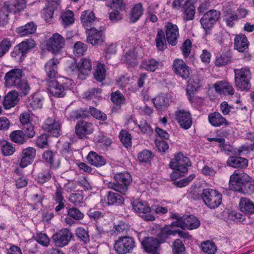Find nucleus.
<instances>
[{"label": "nucleus", "mask_w": 254, "mask_h": 254, "mask_svg": "<svg viewBox=\"0 0 254 254\" xmlns=\"http://www.w3.org/2000/svg\"><path fill=\"white\" fill-rule=\"evenodd\" d=\"M231 57L226 55H222L215 60V64L217 66H221L228 64L231 62Z\"/></svg>", "instance_id": "052dcab7"}, {"label": "nucleus", "mask_w": 254, "mask_h": 254, "mask_svg": "<svg viewBox=\"0 0 254 254\" xmlns=\"http://www.w3.org/2000/svg\"><path fill=\"white\" fill-rule=\"evenodd\" d=\"M190 165L189 159L184 156L183 154L181 152L176 155L175 158L169 164L170 167L173 169L184 173L187 172V167Z\"/></svg>", "instance_id": "423d86ee"}, {"label": "nucleus", "mask_w": 254, "mask_h": 254, "mask_svg": "<svg viewBox=\"0 0 254 254\" xmlns=\"http://www.w3.org/2000/svg\"><path fill=\"white\" fill-rule=\"evenodd\" d=\"M201 196L205 204L210 209L218 207L222 203V195L216 190L204 189Z\"/></svg>", "instance_id": "20e7f679"}, {"label": "nucleus", "mask_w": 254, "mask_h": 254, "mask_svg": "<svg viewBox=\"0 0 254 254\" xmlns=\"http://www.w3.org/2000/svg\"><path fill=\"white\" fill-rule=\"evenodd\" d=\"M47 83L48 90L53 96L60 98L65 95L64 87L56 79L47 80Z\"/></svg>", "instance_id": "f3484780"}, {"label": "nucleus", "mask_w": 254, "mask_h": 254, "mask_svg": "<svg viewBox=\"0 0 254 254\" xmlns=\"http://www.w3.org/2000/svg\"><path fill=\"white\" fill-rule=\"evenodd\" d=\"M9 12V6L4 4L2 9L0 11V25L4 26L7 23Z\"/></svg>", "instance_id": "de8ad7c7"}, {"label": "nucleus", "mask_w": 254, "mask_h": 254, "mask_svg": "<svg viewBox=\"0 0 254 254\" xmlns=\"http://www.w3.org/2000/svg\"><path fill=\"white\" fill-rule=\"evenodd\" d=\"M93 130V124L83 120H79L75 127V133L80 138L86 137L87 135L92 133Z\"/></svg>", "instance_id": "ddd939ff"}, {"label": "nucleus", "mask_w": 254, "mask_h": 254, "mask_svg": "<svg viewBox=\"0 0 254 254\" xmlns=\"http://www.w3.org/2000/svg\"><path fill=\"white\" fill-rule=\"evenodd\" d=\"M138 158L140 162L147 163L151 161L153 155L150 151L144 150L138 154Z\"/></svg>", "instance_id": "13d9d810"}, {"label": "nucleus", "mask_w": 254, "mask_h": 254, "mask_svg": "<svg viewBox=\"0 0 254 254\" xmlns=\"http://www.w3.org/2000/svg\"><path fill=\"white\" fill-rule=\"evenodd\" d=\"M171 226L173 227V226L171 225V226H165L161 229L158 235L162 241H165L171 235H176L175 230H171Z\"/></svg>", "instance_id": "c03bdc74"}, {"label": "nucleus", "mask_w": 254, "mask_h": 254, "mask_svg": "<svg viewBox=\"0 0 254 254\" xmlns=\"http://www.w3.org/2000/svg\"><path fill=\"white\" fill-rule=\"evenodd\" d=\"M227 163L233 168H245L248 166V161L241 157L231 156L228 158Z\"/></svg>", "instance_id": "c756f323"}, {"label": "nucleus", "mask_w": 254, "mask_h": 254, "mask_svg": "<svg viewBox=\"0 0 254 254\" xmlns=\"http://www.w3.org/2000/svg\"><path fill=\"white\" fill-rule=\"evenodd\" d=\"M87 49L86 44L78 41L74 44L73 47V53L76 56H81L84 55Z\"/></svg>", "instance_id": "37998d69"}, {"label": "nucleus", "mask_w": 254, "mask_h": 254, "mask_svg": "<svg viewBox=\"0 0 254 254\" xmlns=\"http://www.w3.org/2000/svg\"><path fill=\"white\" fill-rule=\"evenodd\" d=\"M238 19L236 14L227 12L224 16V20L228 26L232 27L234 24V22Z\"/></svg>", "instance_id": "338daca9"}, {"label": "nucleus", "mask_w": 254, "mask_h": 254, "mask_svg": "<svg viewBox=\"0 0 254 254\" xmlns=\"http://www.w3.org/2000/svg\"><path fill=\"white\" fill-rule=\"evenodd\" d=\"M59 63L57 59H52L45 64L44 68L47 75L46 81L56 79L58 76L57 68Z\"/></svg>", "instance_id": "a211bd4d"}, {"label": "nucleus", "mask_w": 254, "mask_h": 254, "mask_svg": "<svg viewBox=\"0 0 254 254\" xmlns=\"http://www.w3.org/2000/svg\"><path fill=\"white\" fill-rule=\"evenodd\" d=\"M246 177L247 178L245 179L243 189L241 192L250 194L254 191V185L251 183L250 178L249 176Z\"/></svg>", "instance_id": "6e6d98bb"}, {"label": "nucleus", "mask_w": 254, "mask_h": 254, "mask_svg": "<svg viewBox=\"0 0 254 254\" xmlns=\"http://www.w3.org/2000/svg\"><path fill=\"white\" fill-rule=\"evenodd\" d=\"M172 226L180 227L183 229L188 228L192 230L198 228L200 225L198 219L193 215L183 216L182 220L178 221H175L171 223Z\"/></svg>", "instance_id": "9d476101"}, {"label": "nucleus", "mask_w": 254, "mask_h": 254, "mask_svg": "<svg viewBox=\"0 0 254 254\" xmlns=\"http://www.w3.org/2000/svg\"><path fill=\"white\" fill-rule=\"evenodd\" d=\"M215 91L219 94L233 95L234 93L233 87L229 83L220 81L214 84Z\"/></svg>", "instance_id": "b1692460"}, {"label": "nucleus", "mask_w": 254, "mask_h": 254, "mask_svg": "<svg viewBox=\"0 0 254 254\" xmlns=\"http://www.w3.org/2000/svg\"><path fill=\"white\" fill-rule=\"evenodd\" d=\"M73 13L70 10H67L63 13L62 19L63 24L65 26H68L74 22Z\"/></svg>", "instance_id": "09e8293b"}, {"label": "nucleus", "mask_w": 254, "mask_h": 254, "mask_svg": "<svg viewBox=\"0 0 254 254\" xmlns=\"http://www.w3.org/2000/svg\"><path fill=\"white\" fill-rule=\"evenodd\" d=\"M169 99L164 94H161L153 99V103L159 110H165L169 106Z\"/></svg>", "instance_id": "2f4dec72"}, {"label": "nucleus", "mask_w": 254, "mask_h": 254, "mask_svg": "<svg viewBox=\"0 0 254 254\" xmlns=\"http://www.w3.org/2000/svg\"><path fill=\"white\" fill-rule=\"evenodd\" d=\"M83 196L80 193H74L69 195V201L74 205H78L83 202Z\"/></svg>", "instance_id": "774afa93"}, {"label": "nucleus", "mask_w": 254, "mask_h": 254, "mask_svg": "<svg viewBox=\"0 0 254 254\" xmlns=\"http://www.w3.org/2000/svg\"><path fill=\"white\" fill-rule=\"evenodd\" d=\"M176 118L180 127L185 129H188L192 125V118L190 112L184 110H180L176 112Z\"/></svg>", "instance_id": "dca6fc26"}, {"label": "nucleus", "mask_w": 254, "mask_h": 254, "mask_svg": "<svg viewBox=\"0 0 254 254\" xmlns=\"http://www.w3.org/2000/svg\"><path fill=\"white\" fill-rule=\"evenodd\" d=\"M145 252L147 253H156L159 247L160 242L156 238L148 237L145 238L141 242Z\"/></svg>", "instance_id": "aec40b11"}, {"label": "nucleus", "mask_w": 254, "mask_h": 254, "mask_svg": "<svg viewBox=\"0 0 254 254\" xmlns=\"http://www.w3.org/2000/svg\"><path fill=\"white\" fill-rule=\"evenodd\" d=\"M30 105L34 110L41 108L42 107V102L41 99L37 95H33L31 99Z\"/></svg>", "instance_id": "680f3d73"}, {"label": "nucleus", "mask_w": 254, "mask_h": 254, "mask_svg": "<svg viewBox=\"0 0 254 254\" xmlns=\"http://www.w3.org/2000/svg\"><path fill=\"white\" fill-rule=\"evenodd\" d=\"M143 8L141 3L135 4L131 9L129 19L132 23L136 22L142 15Z\"/></svg>", "instance_id": "473e14b6"}, {"label": "nucleus", "mask_w": 254, "mask_h": 254, "mask_svg": "<svg viewBox=\"0 0 254 254\" xmlns=\"http://www.w3.org/2000/svg\"><path fill=\"white\" fill-rule=\"evenodd\" d=\"M125 100V98L119 91H116L111 94V100L117 105L124 103Z\"/></svg>", "instance_id": "4d7b16f0"}, {"label": "nucleus", "mask_w": 254, "mask_h": 254, "mask_svg": "<svg viewBox=\"0 0 254 254\" xmlns=\"http://www.w3.org/2000/svg\"><path fill=\"white\" fill-rule=\"evenodd\" d=\"M135 247L134 239L129 236H122L116 241L114 248L116 252L119 254L130 253Z\"/></svg>", "instance_id": "39448f33"}, {"label": "nucleus", "mask_w": 254, "mask_h": 254, "mask_svg": "<svg viewBox=\"0 0 254 254\" xmlns=\"http://www.w3.org/2000/svg\"><path fill=\"white\" fill-rule=\"evenodd\" d=\"M195 6L192 4L185 3L182 11V18L184 21H191L194 19L195 14Z\"/></svg>", "instance_id": "cd10ccee"}, {"label": "nucleus", "mask_w": 254, "mask_h": 254, "mask_svg": "<svg viewBox=\"0 0 254 254\" xmlns=\"http://www.w3.org/2000/svg\"><path fill=\"white\" fill-rule=\"evenodd\" d=\"M75 235L84 244L89 243L90 241L88 232L83 228L79 227L77 228L75 231Z\"/></svg>", "instance_id": "a19ab883"}, {"label": "nucleus", "mask_w": 254, "mask_h": 254, "mask_svg": "<svg viewBox=\"0 0 254 254\" xmlns=\"http://www.w3.org/2000/svg\"><path fill=\"white\" fill-rule=\"evenodd\" d=\"M35 44L32 40H27L26 41H23L17 45L18 49L22 53V56H24L28 53L29 50L33 48Z\"/></svg>", "instance_id": "ea45409f"}, {"label": "nucleus", "mask_w": 254, "mask_h": 254, "mask_svg": "<svg viewBox=\"0 0 254 254\" xmlns=\"http://www.w3.org/2000/svg\"><path fill=\"white\" fill-rule=\"evenodd\" d=\"M48 135L47 134H43L39 136L36 139L37 145L41 148H44L48 146V142L47 140Z\"/></svg>", "instance_id": "0e129e2a"}, {"label": "nucleus", "mask_w": 254, "mask_h": 254, "mask_svg": "<svg viewBox=\"0 0 254 254\" xmlns=\"http://www.w3.org/2000/svg\"><path fill=\"white\" fill-rule=\"evenodd\" d=\"M201 246L203 251L209 254H214L216 251V247L214 243L209 241L202 242Z\"/></svg>", "instance_id": "8fccbe9b"}, {"label": "nucleus", "mask_w": 254, "mask_h": 254, "mask_svg": "<svg viewBox=\"0 0 254 254\" xmlns=\"http://www.w3.org/2000/svg\"><path fill=\"white\" fill-rule=\"evenodd\" d=\"M106 72V70L105 68V65L102 64H98L97 66L96 72L94 74L95 78L98 81H102L105 78Z\"/></svg>", "instance_id": "79ce46f5"}, {"label": "nucleus", "mask_w": 254, "mask_h": 254, "mask_svg": "<svg viewBox=\"0 0 254 254\" xmlns=\"http://www.w3.org/2000/svg\"><path fill=\"white\" fill-rule=\"evenodd\" d=\"M43 128L50 135L57 137L60 135L61 125L55 118H47L43 125Z\"/></svg>", "instance_id": "4468645a"}, {"label": "nucleus", "mask_w": 254, "mask_h": 254, "mask_svg": "<svg viewBox=\"0 0 254 254\" xmlns=\"http://www.w3.org/2000/svg\"><path fill=\"white\" fill-rule=\"evenodd\" d=\"M166 39L168 43L172 46L177 45L179 37V31L178 26L172 22H167L165 26Z\"/></svg>", "instance_id": "9b49d317"}, {"label": "nucleus", "mask_w": 254, "mask_h": 254, "mask_svg": "<svg viewBox=\"0 0 254 254\" xmlns=\"http://www.w3.org/2000/svg\"><path fill=\"white\" fill-rule=\"evenodd\" d=\"M102 90L99 88H93L87 91L84 93L85 98L88 100L93 99L94 98L100 97Z\"/></svg>", "instance_id": "603ef678"}, {"label": "nucleus", "mask_w": 254, "mask_h": 254, "mask_svg": "<svg viewBox=\"0 0 254 254\" xmlns=\"http://www.w3.org/2000/svg\"><path fill=\"white\" fill-rule=\"evenodd\" d=\"M72 237V233L67 229H63L54 234L52 239L57 247H63L68 244Z\"/></svg>", "instance_id": "1a4fd4ad"}, {"label": "nucleus", "mask_w": 254, "mask_h": 254, "mask_svg": "<svg viewBox=\"0 0 254 254\" xmlns=\"http://www.w3.org/2000/svg\"><path fill=\"white\" fill-rule=\"evenodd\" d=\"M78 77L81 79L85 78L91 71V62L87 59H83L81 64L78 65Z\"/></svg>", "instance_id": "5701e85b"}, {"label": "nucleus", "mask_w": 254, "mask_h": 254, "mask_svg": "<svg viewBox=\"0 0 254 254\" xmlns=\"http://www.w3.org/2000/svg\"><path fill=\"white\" fill-rule=\"evenodd\" d=\"M18 93L16 91L9 92L5 97L3 106L6 109L15 106L19 102Z\"/></svg>", "instance_id": "393cba45"}, {"label": "nucleus", "mask_w": 254, "mask_h": 254, "mask_svg": "<svg viewBox=\"0 0 254 254\" xmlns=\"http://www.w3.org/2000/svg\"><path fill=\"white\" fill-rule=\"evenodd\" d=\"M36 155V150L33 147H28L23 149L21 154V160L20 166L24 168L31 163Z\"/></svg>", "instance_id": "412c9836"}, {"label": "nucleus", "mask_w": 254, "mask_h": 254, "mask_svg": "<svg viewBox=\"0 0 254 254\" xmlns=\"http://www.w3.org/2000/svg\"><path fill=\"white\" fill-rule=\"evenodd\" d=\"M189 83L186 91L187 95L189 96L190 100H191L192 98V95L196 92L197 89H198V84L193 85V83H191V80L189 81Z\"/></svg>", "instance_id": "69168bd1"}, {"label": "nucleus", "mask_w": 254, "mask_h": 254, "mask_svg": "<svg viewBox=\"0 0 254 254\" xmlns=\"http://www.w3.org/2000/svg\"><path fill=\"white\" fill-rule=\"evenodd\" d=\"M36 26L33 22L28 23L24 26L17 28V32L20 36H23L35 33L36 30Z\"/></svg>", "instance_id": "f704fd0d"}, {"label": "nucleus", "mask_w": 254, "mask_h": 254, "mask_svg": "<svg viewBox=\"0 0 254 254\" xmlns=\"http://www.w3.org/2000/svg\"><path fill=\"white\" fill-rule=\"evenodd\" d=\"M66 209L67 215L75 220H80L84 217V214L76 208L72 207Z\"/></svg>", "instance_id": "864d4df0"}, {"label": "nucleus", "mask_w": 254, "mask_h": 254, "mask_svg": "<svg viewBox=\"0 0 254 254\" xmlns=\"http://www.w3.org/2000/svg\"><path fill=\"white\" fill-rule=\"evenodd\" d=\"M80 19L83 26L86 27L95 21L96 17L93 11L86 10L82 12Z\"/></svg>", "instance_id": "72a5a7b5"}, {"label": "nucleus", "mask_w": 254, "mask_h": 254, "mask_svg": "<svg viewBox=\"0 0 254 254\" xmlns=\"http://www.w3.org/2000/svg\"><path fill=\"white\" fill-rule=\"evenodd\" d=\"M157 48L159 51H164L167 44L165 38L164 32L162 29H158L155 39Z\"/></svg>", "instance_id": "4c0bfd02"}, {"label": "nucleus", "mask_w": 254, "mask_h": 254, "mask_svg": "<svg viewBox=\"0 0 254 254\" xmlns=\"http://www.w3.org/2000/svg\"><path fill=\"white\" fill-rule=\"evenodd\" d=\"M234 73L236 87L242 91L249 90L251 87V73L250 69L247 67L235 69Z\"/></svg>", "instance_id": "f03ea898"}, {"label": "nucleus", "mask_w": 254, "mask_h": 254, "mask_svg": "<svg viewBox=\"0 0 254 254\" xmlns=\"http://www.w3.org/2000/svg\"><path fill=\"white\" fill-rule=\"evenodd\" d=\"M172 249L174 254H185L186 250L184 244L180 239H177L174 242Z\"/></svg>", "instance_id": "49530a36"}, {"label": "nucleus", "mask_w": 254, "mask_h": 254, "mask_svg": "<svg viewBox=\"0 0 254 254\" xmlns=\"http://www.w3.org/2000/svg\"><path fill=\"white\" fill-rule=\"evenodd\" d=\"M220 12L215 9H211L205 12L200 20L203 28L206 31L209 30L218 20Z\"/></svg>", "instance_id": "6e6552de"}, {"label": "nucleus", "mask_w": 254, "mask_h": 254, "mask_svg": "<svg viewBox=\"0 0 254 254\" xmlns=\"http://www.w3.org/2000/svg\"><path fill=\"white\" fill-rule=\"evenodd\" d=\"M1 149L2 153L5 156L12 155L15 151V148L12 144L6 141L2 142Z\"/></svg>", "instance_id": "5fc2aeb1"}, {"label": "nucleus", "mask_w": 254, "mask_h": 254, "mask_svg": "<svg viewBox=\"0 0 254 254\" xmlns=\"http://www.w3.org/2000/svg\"><path fill=\"white\" fill-rule=\"evenodd\" d=\"M208 120L212 126L216 127L229 124L226 119L219 113L216 112L209 115Z\"/></svg>", "instance_id": "c85d7f7f"}, {"label": "nucleus", "mask_w": 254, "mask_h": 254, "mask_svg": "<svg viewBox=\"0 0 254 254\" xmlns=\"http://www.w3.org/2000/svg\"><path fill=\"white\" fill-rule=\"evenodd\" d=\"M108 204L120 205L124 202V198L120 194L117 192L109 191L107 196Z\"/></svg>", "instance_id": "58836bf2"}, {"label": "nucleus", "mask_w": 254, "mask_h": 254, "mask_svg": "<svg viewBox=\"0 0 254 254\" xmlns=\"http://www.w3.org/2000/svg\"><path fill=\"white\" fill-rule=\"evenodd\" d=\"M132 206L135 211L142 214L140 216L144 220L152 221L155 220V217L153 215L148 214L151 211V208L147 202L135 200L133 202Z\"/></svg>", "instance_id": "f8f14e48"}, {"label": "nucleus", "mask_w": 254, "mask_h": 254, "mask_svg": "<svg viewBox=\"0 0 254 254\" xmlns=\"http://www.w3.org/2000/svg\"><path fill=\"white\" fill-rule=\"evenodd\" d=\"M53 198L55 201L58 203V205L55 207L56 212L60 211L65 207V200L64 198L61 188H57Z\"/></svg>", "instance_id": "c9c22d12"}, {"label": "nucleus", "mask_w": 254, "mask_h": 254, "mask_svg": "<svg viewBox=\"0 0 254 254\" xmlns=\"http://www.w3.org/2000/svg\"><path fill=\"white\" fill-rule=\"evenodd\" d=\"M138 127L142 133L150 134L153 132L152 128L146 120L140 121Z\"/></svg>", "instance_id": "bf43d9fd"}, {"label": "nucleus", "mask_w": 254, "mask_h": 254, "mask_svg": "<svg viewBox=\"0 0 254 254\" xmlns=\"http://www.w3.org/2000/svg\"><path fill=\"white\" fill-rule=\"evenodd\" d=\"M246 176H240L238 174H233L231 177L229 181V186L231 190L241 191L242 190L244 183L245 181V177Z\"/></svg>", "instance_id": "4be33fe9"}, {"label": "nucleus", "mask_w": 254, "mask_h": 254, "mask_svg": "<svg viewBox=\"0 0 254 254\" xmlns=\"http://www.w3.org/2000/svg\"><path fill=\"white\" fill-rule=\"evenodd\" d=\"M47 49L54 54L59 53L65 45L64 38L59 33H55L47 42Z\"/></svg>", "instance_id": "0eeeda50"}, {"label": "nucleus", "mask_w": 254, "mask_h": 254, "mask_svg": "<svg viewBox=\"0 0 254 254\" xmlns=\"http://www.w3.org/2000/svg\"><path fill=\"white\" fill-rule=\"evenodd\" d=\"M9 137L13 142L19 144H23L27 139L24 131L21 130L13 131L10 134Z\"/></svg>", "instance_id": "e433bc0d"}, {"label": "nucleus", "mask_w": 254, "mask_h": 254, "mask_svg": "<svg viewBox=\"0 0 254 254\" xmlns=\"http://www.w3.org/2000/svg\"><path fill=\"white\" fill-rule=\"evenodd\" d=\"M90 112L91 115L97 119L103 121L107 119V116L105 114L95 108L90 107Z\"/></svg>", "instance_id": "e2e57ef3"}, {"label": "nucleus", "mask_w": 254, "mask_h": 254, "mask_svg": "<svg viewBox=\"0 0 254 254\" xmlns=\"http://www.w3.org/2000/svg\"><path fill=\"white\" fill-rule=\"evenodd\" d=\"M12 46V42L7 38H4L0 42V57H2Z\"/></svg>", "instance_id": "3c124183"}, {"label": "nucleus", "mask_w": 254, "mask_h": 254, "mask_svg": "<svg viewBox=\"0 0 254 254\" xmlns=\"http://www.w3.org/2000/svg\"><path fill=\"white\" fill-rule=\"evenodd\" d=\"M23 71L19 68H15L7 72L4 77L5 84L7 87H15L19 89L24 95H26L30 87L26 80L22 79Z\"/></svg>", "instance_id": "f257e3e1"}, {"label": "nucleus", "mask_w": 254, "mask_h": 254, "mask_svg": "<svg viewBox=\"0 0 254 254\" xmlns=\"http://www.w3.org/2000/svg\"><path fill=\"white\" fill-rule=\"evenodd\" d=\"M235 49L240 52H244L249 48V42L244 35L236 36L234 40Z\"/></svg>", "instance_id": "bb28decb"}, {"label": "nucleus", "mask_w": 254, "mask_h": 254, "mask_svg": "<svg viewBox=\"0 0 254 254\" xmlns=\"http://www.w3.org/2000/svg\"><path fill=\"white\" fill-rule=\"evenodd\" d=\"M240 210L246 214H254V203L250 199L243 197L239 202Z\"/></svg>", "instance_id": "a878e982"}, {"label": "nucleus", "mask_w": 254, "mask_h": 254, "mask_svg": "<svg viewBox=\"0 0 254 254\" xmlns=\"http://www.w3.org/2000/svg\"><path fill=\"white\" fill-rule=\"evenodd\" d=\"M88 34L87 41L93 46L101 44L103 42V33L101 30H97L94 27L86 29Z\"/></svg>", "instance_id": "6ab92c4d"}, {"label": "nucleus", "mask_w": 254, "mask_h": 254, "mask_svg": "<svg viewBox=\"0 0 254 254\" xmlns=\"http://www.w3.org/2000/svg\"><path fill=\"white\" fill-rule=\"evenodd\" d=\"M88 162L96 167H101L105 164L106 160L96 153L91 151L87 156Z\"/></svg>", "instance_id": "7c9ffc66"}, {"label": "nucleus", "mask_w": 254, "mask_h": 254, "mask_svg": "<svg viewBox=\"0 0 254 254\" xmlns=\"http://www.w3.org/2000/svg\"><path fill=\"white\" fill-rule=\"evenodd\" d=\"M116 183L110 182L109 188L125 194L128 189V185L131 182V175L127 172L120 173L115 175Z\"/></svg>", "instance_id": "7ed1b4c3"}, {"label": "nucleus", "mask_w": 254, "mask_h": 254, "mask_svg": "<svg viewBox=\"0 0 254 254\" xmlns=\"http://www.w3.org/2000/svg\"><path fill=\"white\" fill-rule=\"evenodd\" d=\"M174 72L183 79H187L190 76V69L186 64L181 59H176L173 64Z\"/></svg>", "instance_id": "2eb2a0df"}, {"label": "nucleus", "mask_w": 254, "mask_h": 254, "mask_svg": "<svg viewBox=\"0 0 254 254\" xmlns=\"http://www.w3.org/2000/svg\"><path fill=\"white\" fill-rule=\"evenodd\" d=\"M119 137L121 142L126 148L131 146V135L127 131L122 130L120 133Z\"/></svg>", "instance_id": "a18cd8bd"}]
</instances>
